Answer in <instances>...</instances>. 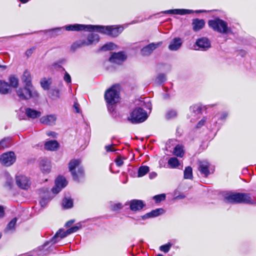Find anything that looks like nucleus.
<instances>
[{
	"label": "nucleus",
	"mask_w": 256,
	"mask_h": 256,
	"mask_svg": "<svg viewBox=\"0 0 256 256\" xmlns=\"http://www.w3.org/2000/svg\"><path fill=\"white\" fill-rule=\"evenodd\" d=\"M65 28L68 31H96L112 37H116L118 36L124 30V28L122 26H105L98 25H86L76 24L66 26H65Z\"/></svg>",
	"instance_id": "obj_1"
},
{
	"label": "nucleus",
	"mask_w": 256,
	"mask_h": 256,
	"mask_svg": "<svg viewBox=\"0 0 256 256\" xmlns=\"http://www.w3.org/2000/svg\"><path fill=\"white\" fill-rule=\"evenodd\" d=\"M224 200L228 203H244L252 204L255 202L250 194L248 193H226L224 195Z\"/></svg>",
	"instance_id": "obj_2"
},
{
	"label": "nucleus",
	"mask_w": 256,
	"mask_h": 256,
	"mask_svg": "<svg viewBox=\"0 0 256 256\" xmlns=\"http://www.w3.org/2000/svg\"><path fill=\"white\" fill-rule=\"evenodd\" d=\"M68 170L75 180H78L84 174V170L80 159H72L68 163Z\"/></svg>",
	"instance_id": "obj_3"
},
{
	"label": "nucleus",
	"mask_w": 256,
	"mask_h": 256,
	"mask_svg": "<svg viewBox=\"0 0 256 256\" xmlns=\"http://www.w3.org/2000/svg\"><path fill=\"white\" fill-rule=\"evenodd\" d=\"M17 96L21 100H28L30 98H36L39 94L34 88L25 86L24 88H20L16 91Z\"/></svg>",
	"instance_id": "obj_4"
},
{
	"label": "nucleus",
	"mask_w": 256,
	"mask_h": 256,
	"mask_svg": "<svg viewBox=\"0 0 256 256\" xmlns=\"http://www.w3.org/2000/svg\"><path fill=\"white\" fill-rule=\"evenodd\" d=\"M208 26L214 30L222 34H227L231 32L225 21L220 18H215L208 21Z\"/></svg>",
	"instance_id": "obj_5"
},
{
	"label": "nucleus",
	"mask_w": 256,
	"mask_h": 256,
	"mask_svg": "<svg viewBox=\"0 0 256 256\" xmlns=\"http://www.w3.org/2000/svg\"><path fill=\"white\" fill-rule=\"evenodd\" d=\"M107 103L113 105L119 101L120 88L118 86H114L108 90L104 95Z\"/></svg>",
	"instance_id": "obj_6"
},
{
	"label": "nucleus",
	"mask_w": 256,
	"mask_h": 256,
	"mask_svg": "<svg viewBox=\"0 0 256 256\" xmlns=\"http://www.w3.org/2000/svg\"><path fill=\"white\" fill-rule=\"evenodd\" d=\"M148 117L146 112L141 108H136L131 113L128 120L132 123H140L145 121Z\"/></svg>",
	"instance_id": "obj_7"
},
{
	"label": "nucleus",
	"mask_w": 256,
	"mask_h": 256,
	"mask_svg": "<svg viewBox=\"0 0 256 256\" xmlns=\"http://www.w3.org/2000/svg\"><path fill=\"white\" fill-rule=\"evenodd\" d=\"M99 41V36L97 34H91L88 36L86 40H80L74 43L72 46L73 50H76L78 48L84 46H88L95 44Z\"/></svg>",
	"instance_id": "obj_8"
},
{
	"label": "nucleus",
	"mask_w": 256,
	"mask_h": 256,
	"mask_svg": "<svg viewBox=\"0 0 256 256\" xmlns=\"http://www.w3.org/2000/svg\"><path fill=\"white\" fill-rule=\"evenodd\" d=\"M16 156L14 152H10L1 155L0 162L1 164L6 166L12 164L16 161Z\"/></svg>",
	"instance_id": "obj_9"
},
{
	"label": "nucleus",
	"mask_w": 256,
	"mask_h": 256,
	"mask_svg": "<svg viewBox=\"0 0 256 256\" xmlns=\"http://www.w3.org/2000/svg\"><path fill=\"white\" fill-rule=\"evenodd\" d=\"M205 12L206 10H197L194 11L193 10L187 9H174L165 10L162 12L166 14L185 15L188 14H190L194 12L200 13L204 12Z\"/></svg>",
	"instance_id": "obj_10"
},
{
	"label": "nucleus",
	"mask_w": 256,
	"mask_h": 256,
	"mask_svg": "<svg viewBox=\"0 0 256 256\" xmlns=\"http://www.w3.org/2000/svg\"><path fill=\"white\" fill-rule=\"evenodd\" d=\"M210 47V42L206 38H202L196 40L195 44V50H206Z\"/></svg>",
	"instance_id": "obj_11"
},
{
	"label": "nucleus",
	"mask_w": 256,
	"mask_h": 256,
	"mask_svg": "<svg viewBox=\"0 0 256 256\" xmlns=\"http://www.w3.org/2000/svg\"><path fill=\"white\" fill-rule=\"evenodd\" d=\"M162 44V42H159L156 43H151L144 47L141 50V54L144 56H149L154 52V50L161 46Z\"/></svg>",
	"instance_id": "obj_12"
},
{
	"label": "nucleus",
	"mask_w": 256,
	"mask_h": 256,
	"mask_svg": "<svg viewBox=\"0 0 256 256\" xmlns=\"http://www.w3.org/2000/svg\"><path fill=\"white\" fill-rule=\"evenodd\" d=\"M68 182L63 176H58L56 180L55 186L52 189V192L55 194L58 193L62 188H64Z\"/></svg>",
	"instance_id": "obj_13"
},
{
	"label": "nucleus",
	"mask_w": 256,
	"mask_h": 256,
	"mask_svg": "<svg viewBox=\"0 0 256 256\" xmlns=\"http://www.w3.org/2000/svg\"><path fill=\"white\" fill-rule=\"evenodd\" d=\"M17 185L22 189H28L30 187V182L29 178L24 176H18L16 177Z\"/></svg>",
	"instance_id": "obj_14"
},
{
	"label": "nucleus",
	"mask_w": 256,
	"mask_h": 256,
	"mask_svg": "<svg viewBox=\"0 0 256 256\" xmlns=\"http://www.w3.org/2000/svg\"><path fill=\"white\" fill-rule=\"evenodd\" d=\"M198 164V170L202 174H204L205 176L210 174V164L207 160H199Z\"/></svg>",
	"instance_id": "obj_15"
},
{
	"label": "nucleus",
	"mask_w": 256,
	"mask_h": 256,
	"mask_svg": "<svg viewBox=\"0 0 256 256\" xmlns=\"http://www.w3.org/2000/svg\"><path fill=\"white\" fill-rule=\"evenodd\" d=\"M56 114H52L44 116L40 118V120L41 123L44 124L53 126L56 124Z\"/></svg>",
	"instance_id": "obj_16"
},
{
	"label": "nucleus",
	"mask_w": 256,
	"mask_h": 256,
	"mask_svg": "<svg viewBox=\"0 0 256 256\" xmlns=\"http://www.w3.org/2000/svg\"><path fill=\"white\" fill-rule=\"evenodd\" d=\"M182 40L180 38H175L172 39L168 45V48L171 51H176L182 46Z\"/></svg>",
	"instance_id": "obj_17"
},
{
	"label": "nucleus",
	"mask_w": 256,
	"mask_h": 256,
	"mask_svg": "<svg viewBox=\"0 0 256 256\" xmlns=\"http://www.w3.org/2000/svg\"><path fill=\"white\" fill-rule=\"evenodd\" d=\"M126 59V56L123 52L114 53L110 57L109 60L112 63L120 64Z\"/></svg>",
	"instance_id": "obj_18"
},
{
	"label": "nucleus",
	"mask_w": 256,
	"mask_h": 256,
	"mask_svg": "<svg viewBox=\"0 0 256 256\" xmlns=\"http://www.w3.org/2000/svg\"><path fill=\"white\" fill-rule=\"evenodd\" d=\"M130 209L132 211L140 210L144 206L142 201L138 200H133L129 202Z\"/></svg>",
	"instance_id": "obj_19"
},
{
	"label": "nucleus",
	"mask_w": 256,
	"mask_h": 256,
	"mask_svg": "<svg viewBox=\"0 0 256 256\" xmlns=\"http://www.w3.org/2000/svg\"><path fill=\"white\" fill-rule=\"evenodd\" d=\"M40 167L42 172L44 174H48L51 170V164L47 159L42 160L40 164Z\"/></svg>",
	"instance_id": "obj_20"
},
{
	"label": "nucleus",
	"mask_w": 256,
	"mask_h": 256,
	"mask_svg": "<svg viewBox=\"0 0 256 256\" xmlns=\"http://www.w3.org/2000/svg\"><path fill=\"white\" fill-rule=\"evenodd\" d=\"M25 113L28 118H36L41 116L40 112L31 108H26Z\"/></svg>",
	"instance_id": "obj_21"
},
{
	"label": "nucleus",
	"mask_w": 256,
	"mask_h": 256,
	"mask_svg": "<svg viewBox=\"0 0 256 256\" xmlns=\"http://www.w3.org/2000/svg\"><path fill=\"white\" fill-rule=\"evenodd\" d=\"M22 81L25 84V86L34 88L31 82L32 77L30 74L27 70L24 72L22 76Z\"/></svg>",
	"instance_id": "obj_22"
},
{
	"label": "nucleus",
	"mask_w": 256,
	"mask_h": 256,
	"mask_svg": "<svg viewBox=\"0 0 256 256\" xmlns=\"http://www.w3.org/2000/svg\"><path fill=\"white\" fill-rule=\"evenodd\" d=\"M192 24L194 30L197 32L204 28L205 22L203 20L196 18L193 20Z\"/></svg>",
	"instance_id": "obj_23"
},
{
	"label": "nucleus",
	"mask_w": 256,
	"mask_h": 256,
	"mask_svg": "<svg viewBox=\"0 0 256 256\" xmlns=\"http://www.w3.org/2000/svg\"><path fill=\"white\" fill-rule=\"evenodd\" d=\"M70 234H67V230L64 231V230L60 229L54 235L52 238V242L54 244H55L58 242L60 240L66 237L67 236Z\"/></svg>",
	"instance_id": "obj_24"
},
{
	"label": "nucleus",
	"mask_w": 256,
	"mask_h": 256,
	"mask_svg": "<svg viewBox=\"0 0 256 256\" xmlns=\"http://www.w3.org/2000/svg\"><path fill=\"white\" fill-rule=\"evenodd\" d=\"M164 212V210L162 208H157L151 211L150 212L142 216L143 219H146L149 218H153L160 216Z\"/></svg>",
	"instance_id": "obj_25"
},
{
	"label": "nucleus",
	"mask_w": 256,
	"mask_h": 256,
	"mask_svg": "<svg viewBox=\"0 0 256 256\" xmlns=\"http://www.w3.org/2000/svg\"><path fill=\"white\" fill-rule=\"evenodd\" d=\"M58 144L55 140L48 141L44 144V148L49 150H56L58 149Z\"/></svg>",
	"instance_id": "obj_26"
},
{
	"label": "nucleus",
	"mask_w": 256,
	"mask_h": 256,
	"mask_svg": "<svg viewBox=\"0 0 256 256\" xmlns=\"http://www.w3.org/2000/svg\"><path fill=\"white\" fill-rule=\"evenodd\" d=\"M10 92V86L6 82L0 80V93L6 94Z\"/></svg>",
	"instance_id": "obj_27"
},
{
	"label": "nucleus",
	"mask_w": 256,
	"mask_h": 256,
	"mask_svg": "<svg viewBox=\"0 0 256 256\" xmlns=\"http://www.w3.org/2000/svg\"><path fill=\"white\" fill-rule=\"evenodd\" d=\"M51 84V78H44L40 80V85L45 90H48L49 89Z\"/></svg>",
	"instance_id": "obj_28"
},
{
	"label": "nucleus",
	"mask_w": 256,
	"mask_h": 256,
	"mask_svg": "<svg viewBox=\"0 0 256 256\" xmlns=\"http://www.w3.org/2000/svg\"><path fill=\"white\" fill-rule=\"evenodd\" d=\"M184 150L182 146H176L174 150V154L178 157H182L184 156Z\"/></svg>",
	"instance_id": "obj_29"
},
{
	"label": "nucleus",
	"mask_w": 256,
	"mask_h": 256,
	"mask_svg": "<svg viewBox=\"0 0 256 256\" xmlns=\"http://www.w3.org/2000/svg\"><path fill=\"white\" fill-rule=\"evenodd\" d=\"M150 170L148 166H141L138 170V177H142L146 174Z\"/></svg>",
	"instance_id": "obj_30"
},
{
	"label": "nucleus",
	"mask_w": 256,
	"mask_h": 256,
	"mask_svg": "<svg viewBox=\"0 0 256 256\" xmlns=\"http://www.w3.org/2000/svg\"><path fill=\"white\" fill-rule=\"evenodd\" d=\"M62 204L65 208H71L73 206L72 200L70 198H64L62 200Z\"/></svg>",
	"instance_id": "obj_31"
},
{
	"label": "nucleus",
	"mask_w": 256,
	"mask_h": 256,
	"mask_svg": "<svg viewBox=\"0 0 256 256\" xmlns=\"http://www.w3.org/2000/svg\"><path fill=\"white\" fill-rule=\"evenodd\" d=\"M184 178L192 179V170L190 166H187L184 170Z\"/></svg>",
	"instance_id": "obj_32"
},
{
	"label": "nucleus",
	"mask_w": 256,
	"mask_h": 256,
	"mask_svg": "<svg viewBox=\"0 0 256 256\" xmlns=\"http://www.w3.org/2000/svg\"><path fill=\"white\" fill-rule=\"evenodd\" d=\"M168 164L172 168H176L180 164V162L176 158H171L168 161Z\"/></svg>",
	"instance_id": "obj_33"
},
{
	"label": "nucleus",
	"mask_w": 256,
	"mask_h": 256,
	"mask_svg": "<svg viewBox=\"0 0 256 256\" xmlns=\"http://www.w3.org/2000/svg\"><path fill=\"white\" fill-rule=\"evenodd\" d=\"M10 144V140L9 138H4L0 140V150L8 148Z\"/></svg>",
	"instance_id": "obj_34"
},
{
	"label": "nucleus",
	"mask_w": 256,
	"mask_h": 256,
	"mask_svg": "<svg viewBox=\"0 0 256 256\" xmlns=\"http://www.w3.org/2000/svg\"><path fill=\"white\" fill-rule=\"evenodd\" d=\"M116 47V46L115 44L112 42H110L102 46L100 48V50L106 51L108 50H114Z\"/></svg>",
	"instance_id": "obj_35"
},
{
	"label": "nucleus",
	"mask_w": 256,
	"mask_h": 256,
	"mask_svg": "<svg viewBox=\"0 0 256 256\" xmlns=\"http://www.w3.org/2000/svg\"><path fill=\"white\" fill-rule=\"evenodd\" d=\"M9 82L10 83V86L16 88L18 84V80L14 76H10L9 78Z\"/></svg>",
	"instance_id": "obj_36"
},
{
	"label": "nucleus",
	"mask_w": 256,
	"mask_h": 256,
	"mask_svg": "<svg viewBox=\"0 0 256 256\" xmlns=\"http://www.w3.org/2000/svg\"><path fill=\"white\" fill-rule=\"evenodd\" d=\"M62 28H55L49 30L48 32L51 36H55L60 34Z\"/></svg>",
	"instance_id": "obj_37"
},
{
	"label": "nucleus",
	"mask_w": 256,
	"mask_h": 256,
	"mask_svg": "<svg viewBox=\"0 0 256 256\" xmlns=\"http://www.w3.org/2000/svg\"><path fill=\"white\" fill-rule=\"evenodd\" d=\"M178 113L176 110H172L168 111L166 114L168 119H172L176 117Z\"/></svg>",
	"instance_id": "obj_38"
},
{
	"label": "nucleus",
	"mask_w": 256,
	"mask_h": 256,
	"mask_svg": "<svg viewBox=\"0 0 256 256\" xmlns=\"http://www.w3.org/2000/svg\"><path fill=\"white\" fill-rule=\"evenodd\" d=\"M17 221L16 218H14L8 224L6 230H12L14 229L15 226Z\"/></svg>",
	"instance_id": "obj_39"
},
{
	"label": "nucleus",
	"mask_w": 256,
	"mask_h": 256,
	"mask_svg": "<svg viewBox=\"0 0 256 256\" xmlns=\"http://www.w3.org/2000/svg\"><path fill=\"white\" fill-rule=\"evenodd\" d=\"M82 228V224H77L76 226L70 228L67 230V234H70L77 232L78 230H80Z\"/></svg>",
	"instance_id": "obj_40"
},
{
	"label": "nucleus",
	"mask_w": 256,
	"mask_h": 256,
	"mask_svg": "<svg viewBox=\"0 0 256 256\" xmlns=\"http://www.w3.org/2000/svg\"><path fill=\"white\" fill-rule=\"evenodd\" d=\"M123 206L120 202L114 203L111 204V209L114 210H118L122 208Z\"/></svg>",
	"instance_id": "obj_41"
},
{
	"label": "nucleus",
	"mask_w": 256,
	"mask_h": 256,
	"mask_svg": "<svg viewBox=\"0 0 256 256\" xmlns=\"http://www.w3.org/2000/svg\"><path fill=\"white\" fill-rule=\"evenodd\" d=\"M171 246V244L168 243L166 244L160 246V249L161 251L165 253H166L170 250Z\"/></svg>",
	"instance_id": "obj_42"
},
{
	"label": "nucleus",
	"mask_w": 256,
	"mask_h": 256,
	"mask_svg": "<svg viewBox=\"0 0 256 256\" xmlns=\"http://www.w3.org/2000/svg\"><path fill=\"white\" fill-rule=\"evenodd\" d=\"M166 80V76L163 74H159L156 78V81L158 83H162L164 82Z\"/></svg>",
	"instance_id": "obj_43"
},
{
	"label": "nucleus",
	"mask_w": 256,
	"mask_h": 256,
	"mask_svg": "<svg viewBox=\"0 0 256 256\" xmlns=\"http://www.w3.org/2000/svg\"><path fill=\"white\" fill-rule=\"evenodd\" d=\"M166 198V195L164 194H161L157 196H155L154 198L156 202H160L164 200Z\"/></svg>",
	"instance_id": "obj_44"
},
{
	"label": "nucleus",
	"mask_w": 256,
	"mask_h": 256,
	"mask_svg": "<svg viewBox=\"0 0 256 256\" xmlns=\"http://www.w3.org/2000/svg\"><path fill=\"white\" fill-rule=\"evenodd\" d=\"M190 109L194 112H196L198 114L201 112L202 108L198 105H194L190 107Z\"/></svg>",
	"instance_id": "obj_45"
},
{
	"label": "nucleus",
	"mask_w": 256,
	"mask_h": 256,
	"mask_svg": "<svg viewBox=\"0 0 256 256\" xmlns=\"http://www.w3.org/2000/svg\"><path fill=\"white\" fill-rule=\"evenodd\" d=\"M104 148L106 152H114L116 150L113 144L106 146Z\"/></svg>",
	"instance_id": "obj_46"
},
{
	"label": "nucleus",
	"mask_w": 256,
	"mask_h": 256,
	"mask_svg": "<svg viewBox=\"0 0 256 256\" xmlns=\"http://www.w3.org/2000/svg\"><path fill=\"white\" fill-rule=\"evenodd\" d=\"M52 94L54 98H58L60 96V90L57 89L53 90H52Z\"/></svg>",
	"instance_id": "obj_47"
},
{
	"label": "nucleus",
	"mask_w": 256,
	"mask_h": 256,
	"mask_svg": "<svg viewBox=\"0 0 256 256\" xmlns=\"http://www.w3.org/2000/svg\"><path fill=\"white\" fill-rule=\"evenodd\" d=\"M115 162L116 164V165L118 166H122L123 164H124V162H123V160H122V159L121 157L120 156H118L115 160Z\"/></svg>",
	"instance_id": "obj_48"
},
{
	"label": "nucleus",
	"mask_w": 256,
	"mask_h": 256,
	"mask_svg": "<svg viewBox=\"0 0 256 256\" xmlns=\"http://www.w3.org/2000/svg\"><path fill=\"white\" fill-rule=\"evenodd\" d=\"M64 80L68 83H70L71 82V78L70 74L66 72L64 76Z\"/></svg>",
	"instance_id": "obj_49"
},
{
	"label": "nucleus",
	"mask_w": 256,
	"mask_h": 256,
	"mask_svg": "<svg viewBox=\"0 0 256 256\" xmlns=\"http://www.w3.org/2000/svg\"><path fill=\"white\" fill-rule=\"evenodd\" d=\"M206 122V118H204L202 120H201L198 122V123L197 124V127L198 128L202 127L204 124Z\"/></svg>",
	"instance_id": "obj_50"
},
{
	"label": "nucleus",
	"mask_w": 256,
	"mask_h": 256,
	"mask_svg": "<svg viewBox=\"0 0 256 256\" xmlns=\"http://www.w3.org/2000/svg\"><path fill=\"white\" fill-rule=\"evenodd\" d=\"M4 216V210L3 206H0V218H2Z\"/></svg>",
	"instance_id": "obj_51"
},
{
	"label": "nucleus",
	"mask_w": 256,
	"mask_h": 256,
	"mask_svg": "<svg viewBox=\"0 0 256 256\" xmlns=\"http://www.w3.org/2000/svg\"><path fill=\"white\" fill-rule=\"evenodd\" d=\"M56 134L55 132H47V135L48 136H52V137H56Z\"/></svg>",
	"instance_id": "obj_52"
},
{
	"label": "nucleus",
	"mask_w": 256,
	"mask_h": 256,
	"mask_svg": "<svg viewBox=\"0 0 256 256\" xmlns=\"http://www.w3.org/2000/svg\"><path fill=\"white\" fill-rule=\"evenodd\" d=\"M74 222V220H70L66 224H65V226L66 227V228H68V227H70L71 226V225Z\"/></svg>",
	"instance_id": "obj_53"
},
{
	"label": "nucleus",
	"mask_w": 256,
	"mask_h": 256,
	"mask_svg": "<svg viewBox=\"0 0 256 256\" xmlns=\"http://www.w3.org/2000/svg\"><path fill=\"white\" fill-rule=\"evenodd\" d=\"M74 109L76 110V112L79 113L80 112V109H79V108H78V104H76V103H75L74 104Z\"/></svg>",
	"instance_id": "obj_54"
},
{
	"label": "nucleus",
	"mask_w": 256,
	"mask_h": 256,
	"mask_svg": "<svg viewBox=\"0 0 256 256\" xmlns=\"http://www.w3.org/2000/svg\"><path fill=\"white\" fill-rule=\"evenodd\" d=\"M32 49L28 50L26 52V54L28 56H30L32 54Z\"/></svg>",
	"instance_id": "obj_55"
},
{
	"label": "nucleus",
	"mask_w": 256,
	"mask_h": 256,
	"mask_svg": "<svg viewBox=\"0 0 256 256\" xmlns=\"http://www.w3.org/2000/svg\"><path fill=\"white\" fill-rule=\"evenodd\" d=\"M228 115V114L227 112H223L220 117V119L221 120L225 119L227 117Z\"/></svg>",
	"instance_id": "obj_56"
},
{
	"label": "nucleus",
	"mask_w": 256,
	"mask_h": 256,
	"mask_svg": "<svg viewBox=\"0 0 256 256\" xmlns=\"http://www.w3.org/2000/svg\"><path fill=\"white\" fill-rule=\"evenodd\" d=\"M156 174L155 172H152L150 174V178H154L156 177Z\"/></svg>",
	"instance_id": "obj_57"
},
{
	"label": "nucleus",
	"mask_w": 256,
	"mask_h": 256,
	"mask_svg": "<svg viewBox=\"0 0 256 256\" xmlns=\"http://www.w3.org/2000/svg\"><path fill=\"white\" fill-rule=\"evenodd\" d=\"M45 201H46V200L44 199V198H42L40 201V204H41L42 206H44V204H45Z\"/></svg>",
	"instance_id": "obj_58"
},
{
	"label": "nucleus",
	"mask_w": 256,
	"mask_h": 256,
	"mask_svg": "<svg viewBox=\"0 0 256 256\" xmlns=\"http://www.w3.org/2000/svg\"><path fill=\"white\" fill-rule=\"evenodd\" d=\"M52 66L54 67V68H57L60 67V66L57 64H54L52 65Z\"/></svg>",
	"instance_id": "obj_59"
},
{
	"label": "nucleus",
	"mask_w": 256,
	"mask_h": 256,
	"mask_svg": "<svg viewBox=\"0 0 256 256\" xmlns=\"http://www.w3.org/2000/svg\"><path fill=\"white\" fill-rule=\"evenodd\" d=\"M0 68H2V70H6V66H2V65H0Z\"/></svg>",
	"instance_id": "obj_60"
},
{
	"label": "nucleus",
	"mask_w": 256,
	"mask_h": 256,
	"mask_svg": "<svg viewBox=\"0 0 256 256\" xmlns=\"http://www.w3.org/2000/svg\"><path fill=\"white\" fill-rule=\"evenodd\" d=\"M21 2H22V3H26L28 2V0H19Z\"/></svg>",
	"instance_id": "obj_61"
},
{
	"label": "nucleus",
	"mask_w": 256,
	"mask_h": 256,
	"mask_svg": "<svg viewBox=\"0 0 256 256\" xmlns=\"http://www.w3.org/2000/svg\"><path fill=\"white\" fill-rule=\"evenodd\" d=\"M156 256H162V254H158Z\"/></svg>",
	"instance_id": "obj_62"
}]
</instances>
